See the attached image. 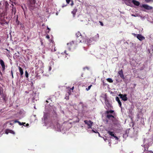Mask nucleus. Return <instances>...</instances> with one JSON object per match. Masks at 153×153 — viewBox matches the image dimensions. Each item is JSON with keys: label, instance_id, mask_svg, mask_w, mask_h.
<instances>
[{"label": "nucleus", "instance_id": "1", "mask_svg": "<svg viewBox=\"0 0 153 153\" xmlns=\"http://www.w3.org/2000/svg\"><path fill=\"white\" fill-rule=\"evenodd\" d=\"M105 114H106V117L108 120H112V122L115 125H117L118 124L117 120H114L112 118L115 119L114 116L116 114L114 111L113 110H108L105 111Z\"/></svg>", "mask_w": 153, "mask_h": 153}, {"label": "nucleus", "instance_id": "2", "mask_svg": "<svg viewBox=\"0 0 153 153\" xmlns=\"http://www.w3.org/2000/svg\"><path fill=\"white\" fill-rule=\"evenodd\" d=\"M36 4V0H28V6L29 8L33 10L35 8Z\"/></svg>", "mask_w": 153, "mask_h": 153}, {"label": "nucleus", "instance_id": "3", "mask_svg": "<svg viewBox=\"0 0 153 153\" xmlns=\"http://www.w3.org/2000/svg\"><path fill=\"white\" fill-rule=\"evenodd\" d=\"M84 122L85 124H87L88 127V128H91L93 124V122H92L91 120H85L84 121Z\"/></svg>", "mask_w": 153, "mask_h": 153}, {"label": "nucleus", "instance_id": "4", "mask_svg": "<svg viewBox=\"0 0 153 153\" xmlns=\"http://www.w3.org/2000/svg\"><path fill=\"white\" fill-rule=\"evenodd\" d=\"M10 7L11 10V13L12 14H13L14 15H15L16 13V7L14 6V5L13 3H12L11 4V5L10 6Z\"/></svg>", "mask_w": 153, "mask_h": 153}, {"label": "nucleus", "instance_id": "5", "mask_svg": "<svg viewBox=\"0 0 153 153\" xmlns=\"http://www.w3.org/2000/svg\"><path fill=\"white\" fill-rule=\"evenodd\" d=\"M118 96L124 101H127L128 100V98L127 97V95L126 94L123 95L121 94H120L118 95Z\"/></svg>", "mask_w": 153, "mask_h": 153}, {"label": "nucleus", "instance_id": "6", "mask_svg": "<svg viewBox=\"0 0 153 153\" xmlns=\"http://www.w3.org/2000/svg\"><path fill=\"white\" fill-rule=\"evenodd\" d=\"M107 133L111 136L114 137L116 140H118L119 139L116 136L114 135V132L113 131H107Z\"/></svg>", "mask_w": 153, "mask_h": 153}, {"label": "nucleus", "instance_id": "7", "mask_svg": "<svg viewBox=\"0 0 153 153\" xmlns=\"http://www.w3.org/2000/svg\"><path fill=\"white\" fill-rule=\"evenodd\" d=\"M77 43L76 41H72L70 42L69 43L67 44V45L70 46H71L73 47H75L76 46L75 45L77 44Z\"/></svg>", "mask_w": 153, "mask_h": 153}, {"label": "nucleus", "instance_id": "8", "mask_svg": "<svg viewBox=\"0 0 153 153\" xmlns=\"http://www.w3.org/2000/svg\"><path fill=\"white\" fill-rule=\"evenodd\" d=\"M85 41L84 39L82 37V36L80 37L79 38H77L76 39V42L77 44L78 43H80V42H84Z\"/></svg>", "mask_w": 153, "mask_h": 153}, {"label": "nucleus", "instance_id": "9", "mask_svg": "<svg viewBox=\"0 0 153 153\" xmlns=\"http://www.w3.org/2000/svg\"><path fill=\"white\" fill-rule=\"evenodd\" d=\"M0 64L2 67V71H4L5 70V65L3 61L1 59H0Z\"/></svg>", "mask_w": 153, "mask_h": 153}, {"label": "nucleus", "instance_id": "10", "mask_svg": "<svg viewBox=\"0 0 153 153\" xmlns=\"http://www.w3.org/2000/svg\"><path fill=\"white\" fill-rule=\"evenodd\" d=\"M118 74L122 79H125V78L124 77V75L123 74V71L122 69L120 71H119L118 72Z\"/></svg>", "mask_w": 153, "mask_h": 153}, {"label": "nucleus", "instance_id": "11", "mask_svg": "<svg viewBox=\"0 0 153 153\" xmlns=\"http://www.w3.org/2000/svg\"><path fill=\"white\" fill-rule=\"evenodd\" d=\"M142 7L148 10H152V7L146 4H143L142 5Z\"/></svg>", "mask_w": 153, "mask_h": 153}, {"label": "nucleus", "instance_id": "12", "mask_svg": "<svg viewBox=\"0 0 153 153\" xmlns=\"http://www.w3.org/2000/svg\"><path fill=\"white\" fill-rule=\"evenodd\" d=\"M137 38L140 40L142 41L145 39V37L140 34H137Z\"/></svg>", "mask_w": 153, "mask_h": 153}, {"label": "nucleus", "instance_id": "13", "mask_svg": "<svg viewBox=\"0 0 153 153\" xmlns=\"http://www.w3.org/2000/svg\"><path fill=\"white\" fill-rule=\"evenodd\" d=\"M5 133L8 134L9 133H10L13 134H15V132L13 131L10 129H6L5 131Z\"/></svg>", "mask_w": 153, "mask_h": 153}, {"label": "nucleus", "instance_id": "14", "mask_svg": "<svg viewBox=\"0 0 153 153\" xmlns=\"http://www.w3.org/2000/svg\"><path fill=\"white\" fill-rule=\"evenodd\" d=\"M148 147H147L146 148L145 147V149L143 153H153V152L152 151H148Z\"/></svg>", "mask_w": 153, "mask_h": 153}, {"label": "nucleus", "instance_id": "15", "mask_svg": "<svg viewBox=\"0 0 153 153\" xmlns=\"http://www.w3.org/2000/svg\"><path fill=\"white\" fill-rule=\"evenodd\" d=\"M132 2L134 4L137 6H138L140 4V3L139 1L135 0H132Z\"/></svg>", "mask_w": 153, "mask_h": 153}, {"label": "nucleus", "instance_id": "16", "mask_svg": "<svg viewBox=\"0 0 153 153\" xmlns=\"http://www.w3.org/2000/svg\"><path fill=\"white\" fill-rule=\"evenodd\" d=\"M18 68L19 69V71L20 74V76L21 77L23 76V71L22 69L19 66Z\"/></svg>", "mask_w": 153, "mask_h": 153}, {"label": "nucleus", "instance_id": "17", "mask_svg": "<svg viewBox=\"0 0 153 153\" xmlns=\"http://www.w3.org/2000/svg\"><path fill=\"white\" fill-rule=\"evenodd\" d=\"M116 100L118 102L120 107H121L122 105V103L119 99V98L117 97H116Z\"/></svg>", "mask_w": 153, "mask_h": 153}, {"label": "nucleus", "instance_id": "18", "mask_svg": "<svg viewBox=\"0 0 153 153\" xmlns=\"http://www.w3.org/2000/svg\"><path fill=\"white\" fill-rule=\"evenodd\" d=\"M77 11V9L75 8L72 11V13L73 14L74 17H75L76 12Z\"/></svg>", "mask_w": 153, "mask_h": 153}, {"label": "nucleus", "instance_id": "19", "mask_svg": "<svg viewBox=\"0 0 153 153\" xmlns=\"http://www.w3.org/2000/svg\"><path fill=\"white\" fill-rule=\"evenodd\" d=\"M4 6L5 9L7 10L8 6H9V4L7 1H6L5 2Z\"/></svg>", "mask_w": 153, "mask_h": 153}, {"label": "nucleus", "instance_id": "20", "mask_svg": "<svg viewBox=\"0 0 153 153\" xmlns=\"http://www.w3.org/2000/svg\"><path fill=\"white\" fill-rule=\"evenodd\" d=\"M76 35L77 37V38H79L80 37H81V36H82L81 33L79 32H78L76 33Z\"/></svg>", "mask_w": 153, "mask_h": 153}, {"label": "nucleus", "instance_id": "21", "mask_svg": "<svg viewBox=\"0 0 153 153\" xmlns=\"http://www.w3.org/2000/svg\"><path fill=\"white\" fill-rule=\"evenodd\" d=\"M125 3L127 5H129L131 3V0H125Z\"/></svg>", "mask_w": 153, "mask_h": 153}, {"label": "nucleus", "instance_id": "22", "mask_svg": "<svg viewBox=\"0 0 153 153\" xmlns=\"http://www.w3.org/2000/svg\"><path fill=\"white\" fill-rule=\"evenodd\" d=\"M52 48H54V50H53V49H51V52H55L56 51L57 49L56 48L54 44H53V45H52Z\"/></svg>", "mask_w": 153, "mask_h": 153}, {"label": "nucleus", "instance_id": "23", "mask_svg": "<svg viewBox=\"0 0 153 153\" xmlns=\"http://www.w3.org/2000/svg\"><path fill=\"white\" fill-rule=\"evenodd\" d=\"M109 82L112 83L113 82V80L111 78H108L106 79Z\"/></svg>", "mask_w": 153, "mask_h": 153}, {"label": "nucleus", "instance_id": "24", "mask_svg": "<svg viewBox=\"0 0 153 153\" xmlns=\"http://www.w3.org/2000/svg\"><path fill=\"white\" fill-rule=\"evenodd\" d=\"M92 85H91L90 86H88V88H86V90L87 91H88L89 90H90L91 88V87H92Z\"/></svg>", "mask_w": 153, "mask_h": 153}, {"label": "nucleus", "instance_id": "25", "mask_svg": "<svg viewBox=\"0 0 153 153\" xmlns=\"http://www.w3.org/2000/svg\"><path fill=\"white\" fill-rule=\"evenodd\" d=\"M25 76L27 78L28 76V72H27V71H25Z\"/></svg>", "mask_w": 153, "mask_h": 153}, {"label": "nucleus", "instance_id": "26", "mask_svg": "<svg viewBox=\"0 0 153 153\" xmlns=\"http://www.w3.org/2000/svg\"><path fill=\"white\" fill-rule=\"evenodd\" d=\"M2 88H0V95H2L3 93V91L1 90Z\"/></svg>", "mask_w": 153, "mask_h": 153}, {"label": "nucleus", "instance_id": "27", "mask_svg": "<svg viewBox=\"0 0 153 153\" xmlns=\"http://www.w3.org/2000/svg\"><path fill=\"white\" fill-rule=\"evenodd\" d=\"M66 1L67 4H69L71 0H66Z\"/></svg>", "mask_w": 153, "mask_h": 153}, {"label": "nucleus", "instance_id": "28", "mask_svg": "<svg viewBox=\"0 0 153 153\" xmlns=\"http://www.w3.org/2000/svg\"><path fill=\"white\" fill-rule=\"evenodd\" d=\"M99 22L100 23V25L101 26H103L104 25H103V23H102V22H101V21H100Z\"/></svg>", "mask_w": 153, "mask_h": 153}, {"label": "nucleus", "instance_id": "29", "mask_svg": "<svg viewBox=\"0 0 153 153\" xmlns=\"http://www.w3.org/2000/svg\"><path fill=\"white\" fill-rule=\"evenodd\" d=\"M18 124H19V125L20 126H22V123H21L19 121V122H18Z\"/></svg>", "mask_w": 153, "mask_h": 153}, {"label": "nucleus", "instance_id": "30", "mask_svg": "<svg viewBox=\"0 0 153 153\" xmlns=\"http://www.w3.org/2000/svg\"><path fill=\"white\" fill-rule=\"evenodd\" d=\"M46 38L48 39H49L50 38V36L49 35H48L46 36Z\"/></svg>", "mask_w": 153, "mask_h": 153}, {"label": "nucleus", "instance_id": "31", "mask_svg": "<svg viewBox=\"0 0 153 153\" xmlns=\"http://www.w3.org/2000/svg\"><path fill=\"white\" fill-rule=\"evenodd\" d=\"M47 29L48 30V31L47 32V33H49L50 31V29L48 27H47Z\"/></svg>", "mask_w": 153, "mask_h": 153}, {"label": "nucleus", "instance_id": "32", "mask_svg": "<svg viewBox=\"0 0 153 153\" xmlns=\"http://www.w3.org/2000/svg\"><path fill=\"white\" fill-rule=\"evenodd\" d=\"M152 0H145V1L146 2H149V1H151Z\"/></svg>", "mask_w": 153, "mask_h": 153}, {"label": "nucleus", "instance_id": "33", "mask_svg": "<svg viewBox=\"0 0 153 153\" xmlns=\"http://www.w3.org/2000/svg\"><path fill=\"white\" fill-rule=\"evenodd\" d=\"M74 4L73 1H71V6H72Z\"/></svg>", "mask_w": 153, "mask_h": 153}, {"label": "nucleus", "instance_id": "34", "mask_svg": "<svg viewBox=\"0 0 153 153\" xmlns=\"http://www.w3.org/2000/svg\"><path fill=\"white\" fill-rule=\"evenodd\" d=\"M19 121H18L17 120H14V122L15 123H17L19 122Z\"/></svg>", "mask_w": 153, "mask_h": 153}, {"label": "nucleus", "instance_id": "35", "mask_svg": "<svg viewBox=\"0 0 153 153\" xmlns=\"http://www.w3.org/2000/svg\"><path fill=\"white\" fill-rule=\"evenodd\" d=\"M22 124H23L22 125L25 126V125L26 124L25 123H22Z\"/></svg>", "mask_w": 153, "mask_h": 153}, {"label": "nucleus", "instance_id": "36", "mask_svg": "<svg viewBox=\"0 0 153 153\" xmlns=\"http://www.w3.org/2000/svg\"><path fill=\"white\" fill-rule=\"evenodd\" d=\"M97 133H98V135H99V137H101V136H100V134L99 133V132H98V131H97Z\"/></svg>", "mask_w": 153, "mask_h": 153}, {"label": "nucleus", "instance_id": "37", "mask_svg": "<svg viewBox=\"0 0 153 153\" xmlns=\"http://www.w3.org/2000/svg\"><path fill=\"white\" fill-rule=\"evenodd\" d=\"M29 124L28 123H27L26 124V126H29Z\"/></svg>", "mask_w": 153, "mask_h": 153}, {"label": "nucleus", "instance_id": "38", "mask_svg": "<svg viewBox=\"0 0 153 153\" xmlns=\"http://www.w3.org/2000/svg\"><path fill=\"white\" fill-rule=\"evenodd\" d=\"M51 69V67H49V71H50Z\"/></svg>", "mask_w": 153, "mask_h": 153}, {"label": "nucleus", "instance_id": "39", "mask_svg": "<svg viewBox=\"0 0 153 153\" xmlns=\"http://www.w3.org/2000/svg\"><path fill=\"white\" fill-rule=\"evenodd\" d=\"M1 25H3V26H4V23H1Z\"/></svg>", "mask_w": 153, "mask_h": 153}, {"label": "nucleus", "instance_id": "40", "mask_svg": "<svg viewBox=\"0 0 153 153\" xmlns=\"http://www.w3.org/2000/svg\"><path fill=\"white\" fill-rule=\"evenodd\" d=\"M92 131H93V132H95V133H97V131L96 132L94 130H92Z\"/></svg>", "mask_w": 153, "mask_h": 153}, {"label": "nucleus", "instance_id": "41", "mask_svg": "<svg viewBox=\"0 0 153 153\" xmlns=\"http://www.w3.org/2000/svg\"><path fill=\"white\" fill-rule=\"evenodd\" d=\"M66 51H64L65 53L66 54V55H67V54L68 55V53H66Z\"/></svg>", "mask_w": 153, "mask_h": 153}, {"label": "nucleus", "instance_id": "42", "mask_svg": "<svg viewBox=\"0 0 153 153\" xmlns=\"http://www.w3.org/2000/svg\"><path fill=\"white\" fill-rule=\"evenodd\" d=\"M74 89V87L73 86V87H72V88L71 89L72 90H73Z\"/></svg>", "mask_w": 153, "mask_h": 153}, {"label": "nucleus", "instance_id": "43", "mask_svg": "<svg viewBox=\"0 0 153 153\" xmlns=\"http://www.w3.org/2000/svg\"><path fill=\"white\" fill-rule=\"evenodd\" d=\"M11 73L12 75H13V71H11Z\"/></svg>", "mask_w": 153, "mask_h": 153}, {"label": "nucleus", "instance_id": "44", "mask_svg": "<svg viewBox=\"0 0 153 153\" xmlns=\"http://www.w3.org/2000/svg\"><path fill=\"white\" fill-rule=\"evenodd\" d=\"M133 35L134 36H135L136 35V34L135 33H133Z\"/></svg>", "mask_w": 153, "mask_h": 153}, {"label": "nucleus", "instance_id": "45", "mask_svg": "<svg viewBox=\"0 0 153 153\" xmlns=\"http://www.w3.org/2000/svg\"><path fill=\"white\" fill-rule=\"evenodd\" d=\"M21 7H22V8L23 9H24V8H23V6H21Z\"/></svg>", "mask_w": 153, "mask_h": 153}, {"label": "nucleus", "instance_id": "46", "mask_svg": "<svg viewBox=\"0 0 153 153\" xmlns=\"http://www.w3.org/2000/svg\"><path fill=\"white\" fill-rule=\"evenodd\" d=\"M132 16H134V15H133V14H132Z\"/></svg>", "mask_w": 153, "mask_h": 153}, {"label": "nucleus", "instance_id": "47", "mask_svg": "<svg viewBox=\"0 0 153 153\" xmlns=\"http://www.w3.org/2000/svg\"><path fill=\"white\" fill-rule=\"evenodd\" d=\"M104 138V140H106V139H105L104 138Z\"/></svg>", "mask_w": 153, "mask_h": 153}, {"label": "nucleus", "instance_id": "48", "mask_svg": "<svg viewBox=\"0 0 153 153\" xmlns=\"http://www.w3.org/2000/svg\"><path fill=\"white\" fill-rule=\"evenodd\" d=\"M46 102H48V100H47L46 101Z\"/></svg>", "mask_w": 153, "mask_h": 153}, {"label": "nucleus", "instance_id": "49", "mask_svg": "<svg viewBox=\"0 0 153 153\" xmlns=\"http://www.w3.org/2000/svg\"><path fill=\"white\" fill-rule=\"evenodd\" d=\"M12 77L13 78V75H12Z\"/></svg>", "mask_w": 153, "mask_h": 153}, {"label": "nucleus", "instance_id": "50", "mask_svg": "<svg viewBox=\"0 0 153 153\" xmlns=\"http://www.w3.org/2000/svg\"><path fill=\"white\" fill-rule=\"evenodd\" d=\"M103 85H105V84H105V83H104V82H103Z\"/></svg>", "mask_w": 153, "mask_h": 153}, {"label": "nucleus", "instance_id": "51", "mask_svg": "<svg viewBox=\"0 0 153 153\" xmlns=\"http://www.w3.org/2000/svg\"><path fill=\"white\" fill-rule=\"evenodd\" d=\"M0 4L1 5V2L0 3Z\"/></svg>", "mask_w": 153, "mask_h": 153}, {"label": "nucleus", "instance_id": "52", "mask_svg": "<svg viewBox=\"0 0 153 153\" xmlns=\"http://www.w3.org/2000/svg\"><path fill=\"white\" fill-rule=\"evenodd\" d=\"M123 0V1H125V0Z\"/></svg>", "mask_w": 153, "mask_h": 153}]
</instances>
